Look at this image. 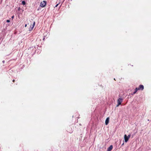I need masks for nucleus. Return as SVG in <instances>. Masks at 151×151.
<instances>
[{"label": "nucleus", "mask_w": 151, "mask_h": 151, "mask_svg": "<svg viewBox=\"0 0 151 151\" xmlns=\"http://www.w3.org/2000/svg\"><path fill=\"white\" fill-rule=\"evenodd\" d=\"M46 1H43L40 4V6L42 7H44L46 6Z\"/></svg>", "instance_id": "obj_1"}, {"label": "nucleus", "mask_w": 151, "mask_h": 151, "mask_svg": "<svg viewBox=\"0 0 151 151\" xmlns=\"http://www.w3.org/2000/svg\"><path fill=\"white\" fill-rule=\"evenodd\" d=\"M123 99L122 98H119L117 101L118 105L117 106H118L119 105H120L122 102Z\"/></svg>", "instance_id": "obj_2"}, {"label": "nucleus", "mask_w": 151, "mask_h": 151, "mask_svg": "<svg viewBox=\"0 0 151 151\" xmlns=\"http://www.w3.org/2000/svg\"><path fill=\"white\" fill-rule=\"evenodd\" d=\"M124 138L125 142H127L129 139V138L127 136L126 134L124 135Z\"/></svg>", "instance_id": "obj_3"}, {"label": "nucleus", "mask_w": 151, "mask_h": 151, "mask_svg": "<svg viewBox=\"0 0 151 151\" xmlns=\"http://www.w3.org/2000/svg\"><path fill=\"white\" fill-rule=\"evenodd\" d=\"M144 86L143 85H140L139 87L138 88V89L139 90H143L144 89Z\"/></svg>", "instance_id": "obj_4"}, {"label": "nucleus", "mask_w": 151, "mask_h": 151, "mask_svg": "<svg viewBox=\"0 0 151 151\" xmlns=\"http://www.w3.org/2000/svg\"><path fill=\"white\" fill-rule=\"evenodd\" d=\"M35 22H33V24L32 25V26L30 27V28L29 29V30L30 31L32 30L33 29L35 25Z\"/></svg>", "instance_id": "obj_5"}, {"label": "nucleus", "mask_w": 151, "mask_h": 151, "mask_svg": "<svg viewBox=\"0 0 151 151\" xmlns=\"http://www.w3.org/2000/svg\"><path fill=\"white\" fill-rule=\"evenodd\" d=\"M113 148V146L112 145H111L107 149V151H111Z\"/></svg>", "instance_id": "obj_6"}, {"label": "nucleus", "mask_w": 151, "mask_h": 151, "mask_svg": "<svg viewBox=\"0 0 151 151\" xmlns=\"http://www.w3.org/2000/svg\"><path fill=\"white\" fill-rule=\"evenodd\" d=\"M109 118H106V119L105 121V124L106 125H107L109 123Z\"/></svg>", "instance_id": "obj_7"}, {"label": "nucleus", "mask_w": 151, "mask_h": 151, "mask_svg": "<svg viewBox=\"0 0 151 151\" xmlns=\"http://www.w3.org/2000/svg\"><path fill=\"white\" fill-rule=\"evenodd\" d=\"M138 90H139L138 89V88H136L135 89L134 91V92L133 94H134L135 93L137 92V91Z\"/></svg>", "instance_id": "obj_8"}, {"label": "nucleus", "mask_w": 151, "mask_h": 151, "mask_svg": "<svg viewBox=\"0 0 151 151\" xmlns=\"http://www.w3.org/2000/svg\"><path fill=\"white\" fill-rule=\"evenodd\" d=\"M22 4L23 5H24L26 4V2L24 1H23L22 2Z\"/></svg>", "instance_id": "obj_9"}, {"label": "nucleus", "mask_w": 151, "mask_h": 151, "mask_svg": "<svg viewBox=\"0 0 151 151\" xmlns=\"http://www.w3.org/2000/svg\"><path fill=\"white\" fill-rule=\"evenodd\" d=\"M130 136H131V135L130 134L129 135H128V136H127V137H128L129 138H130Z\"/></svg>", "instance_id": "obj_10"}, {"label": "nucleus", "mask_w": 151, "mask_h": 151, "mask_svg": "<svg viewBox=\"0 0 151 151\" xmlns=\"http://www.w3.org/2000/svg\"><path fill=\"white\" fill-rule=\"evenodd\" d=\"M6 22H10V20H6Z\"/></svg>", "instance_id": "obj_11"}, {"label": "nucleus", "mask_w": 151, "mask_h": 151, "mask_svg": "<svg viewBox=\"0 0 151 151\" xmlns=\"http://www.w3.org/2000/svg\"><path fill=\"white\" fill-rule=\"evenodd\" d=\"M58 4H57L55 5V7H57L58 6Z\"/></svg>", "instance_id": "obj_12"}, {"label": "nucleus", "mask_w": 151, "mask_h": 151, "mask_svg": "<svg viewBox=\"0 0 151 151\" xmlns=\"http://www.w3.org/2000/svg\"><path fill=\"white\" fill-rule=\"evenodd\" d=\"M14 15H13V16H12V19H13L14 18Z\"/></svg>", "instance_id": "obj_13"}, {"label": "nucleus", "mask_w": 151, "mask_h": 151, "mask_svg": "<svg viewBox=\"0 0 151 151\" xmlns=\"http://www.w3.org/2000/svg\"><path fill=\"white\" fill-rule=\"evenodd\" d=\"M27 24H25V27H27Z\"/></svg>", "instance_id": "obj_14"}, {"label": "nucleus", "mask_w": 151, "mask_h": 151, "mask_svg": "<svg viewBox=\"0 0 151 151\" xmlns=\"http://www.w3.org/2000/svg\"><path fill=\"white\" fill-rule=\"evenodd\" d=\"M14 80L13 81V82H14Z\"/></svg>", "instance_id": "obj_15"}, {"label": "nucleus", "mask_w": 151, "mask_h": 151, "mask_svg": "<svg viewBox=\"0 0 151 151\" xmlns=\"http://www.w3.org/2000/svg\"><path fill=\"white\" fill-rule=\"evenodd\" d=\"M4 61H3V63H4Z\"/></svg>", "instance_id": "obj_16"}]
</instances>
